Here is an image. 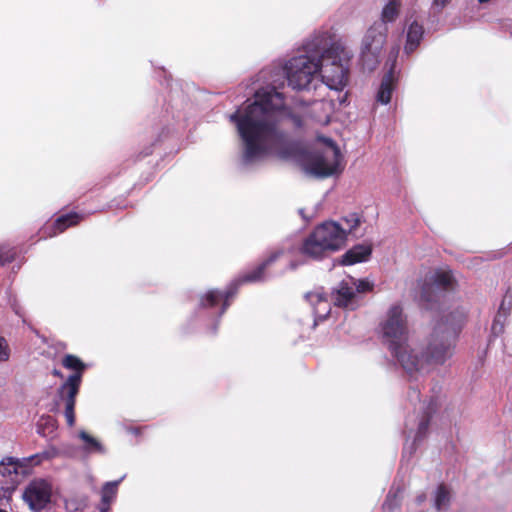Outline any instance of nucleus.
<instances>
[{
	"instance_id": "28",
	"label": "nucleus",
	"mask_w": 512,
	"mask_h": 512,
	"mask_svg": "<svg viewBox=\"0 0 512 512\" xmlns=\"http://www.w3.org/2000/svg\"><path fill=\"white\" fill-rule=\"evenodd\" d=\"M17 256V251L15 248H9L5 249V251L2 250V266L5 263H10L15 260Z\"/></svg>"
},
{
	"instance_id": "3",
	"label": "nucleus",
	"mask_w": 512,
	"mask_h": 512,
	"mask_svg": "<svg viewBox=\"0 0 512 512\" xmlns=\"http://www.w3.org/2000/svg\"><path fill=\"white\" fill-rule=\"evenodd\" d=\"M317 37H319L318 44L323 45L319 56L318 76L329 89L342 92L348 84V63L351 53L340 41L329 43L328 32H319Z\"/></svg>"
},
{
	"instance_id": "38",
	"label": "nucleus",
	"mask_w": 512,
	"mask_h": 512,
	"mask_svg": "<svg viewBox=\"0 0 512 512\" xmlns=\"http://www.w3.org/2000/svg\"><path fill=\"white\" fill-rule=\"evenodd\" d=\"M398 54V50L396 49L395 52H392V57H393V63L395 62L396 60V55Z\"/></svg>"
},
{
	"instance_id": "17",
	"label": "nucleus",
	"mask_w": 512,
	"mask_h": 512,
	"mask_svg": "<svg viewBox=\"0 0 512 512\" xmlns=\"http://www.w3.org/2000/svg\"><path fill=\"white\" fill-rule=\"evenodd\" d=\"M372 253V247L368 244H358L349 249L341 257L343 265H353L356 263L367 261Z\"/></svg>"
},
{
	"instance_id": "23",
	"label": "nucleus",
	"mask_w": 512,
	"mask_h": 512,
	"mask_svg": "<svg viewBox=\"0 0 512 512\" xmlns=\"http://www.w3.org/2000/svg\"><path fill=\"white\" fill-rule=\"evenodd\" d=\"M79 438L84 442L83 450L87 453H104V447L94 437L90 436L85 431L79 432Z\"/></svg>"
},
{
	"instance_id": "30",
	"label": "nucleus",
	"mask_w": 512,
	"mask_h": 512,
	"mask_svg": "<svg viewBox=\"0 0 512 512\" xmlns=\"http://www.w3.org/2000/svg\"><path fill=\"white\" fill-rule=\"evenodd\" d=\"M450 0H433V7L439 10L443 9Z\"/></svg>"
},
{
	"instance_id": "34",
	"label": "nucleus",
	"mask_w": 512,
	"mask_h": 512,
	"mask_svg": "<svg viewBox=\"0 0 512 512\" xmlns=\"http://www.w3.org/2000/svg\"><path fill=\"white\" fill-rule=\"evenodd\" d=\"M390 501H391V495L389 494V495L387 496L386 501H385V502H384V504H383V508H384V509H389V510H390V509L392 508V504L390 503Z\"/></svg>"
},
{
	"instance_id": "10",
	"label": "nucleus",
	"mask_w": 512,
	"mask_h": 512,
	"mask_svg": "<svg viewBox=\"0 0 512 512\" xmlns=\"http://www.w3.org/2000/svg\"><path fill=\"white\" fill-rule=\"evenodd\" d=\"M22 497L31 510L40 512L51 501L52 485L45 479H35L27 485Z\"/></svg>"
},
{
	"instance_id": "8",
	"label": "nucleus",
	"mask_w": 512,
	"mask_h": 512,
	"mask_svg": "<svg viewBox=\"0 0 512 512\" xmlns=\"http://www.w3.org/2000/svg\"><path fill=\"white\" fill-rule=\"evenodd\" d=\"M282 254L281 251L272 253L263 263H261L252 272L245 274L240 279L231 283L225 292L219 290H210L202 298L201 307H214L219 301L223 300L219 317L226 311L229 306V299L236 293L237 287L244 282H258L266 278L265 270Z\"/></svg>"
},
{
	"instance_id": "6",
	"label": "nucleus",
	"mask_w": 512,
	"mask_h": 512,
	"mask_svg": "<svg viewBox=\"0 0 512 512\" xmlns=\"http://www.w3.org/2000/svg\"><path fill=\"white\" fill-rule=\"evenodd\" d=\"M325 143L322 150L305 153L300 165L309 176L325 178L339 173L342 170L341 153L338 146L330 138H320Z\"/></svg>"
},
{
	"instance_id": "7",
	"label": "nucleus",
	"mask_w": 512,
	"mask_h": 512,
	"mask_svg": "<svg viewBox=\"0 0 512 512\" xmlns=\"http://www.w3.org/2000/svg\"><path fill=\"white\" fill-rule=\"evenodd\" d=\"M62 364L65 368L75 371L58 389V397L64 403V415L67 424L69 427H72L75 424L74 408L76 396L79 392L85 364L78 357L70 354L63 358Z\"/></svg>"
},
{
	"instance_id": "18",
	"label": "nucleus",
	"mask_w": 512,
	"mask_h": 512,
	"mask_svg": "<svg viewBox=\"0 0 512 512\" xmlns=\"http://www.w3.org/2000/svg\"><path fill=\"white\" fill-rule=\"evenodd\" d=\"M394 90V72L393 66L390 71L383 77L379 90L376 94V101L380 104L386 105L391 101L392 93Z\"/></svg>"
},
{
	"instance_id": "36",
	"label": "nucleus",
	"mask_w": 512,
	"mask_h": 512,
	"mask_svg": "<svg viewBox=\"0 0 512 512\" xmlns=\"http://www.w3.org/2000/svg\"><path fill=\"white\" fill-rule=\"evenodd\" d=\"M11 306H12L13 310L15 311V313L21 316L20 311H19L18 307L16 306V303L12 302Z\"/></svg>"
},
{
	"instance_id": "27",
	"label": "nucleus",
	"mask_w": 512,
	"mask_h": 512,
	"mask_svg": "<svg viewBox=\"0 0 512 512\" xmlns=\"http://www.w3.org/2000/svg\"><path fill=\"white\" fill-rule=\"evenodd\" d=\"M354 281L356 282L355 284V293H365V292H369V291H372L373 289V283H371L370 281L366 280V279H354Z\"/></svg>"
},
{
	"instance_id": "1",
	"label": "nucleus",
	"mask_w": 512,
	"mask_h": 512,
	"mask_svg": "<svg viewBox=\"0 0 512 512\" xmlns=\"http://www.w3.org/2000/svg\"><path fill=\"white\" fill-rule=\"evenodd\" d=\"M315 34L303 45V53L290 58L281 68V78L271 81L272 87L258 90L254 101L247 100L234 113L229 115L243 143L242 162L249 166L256 164L280 148L285 135L279 128L284 119H291L296 126L302 123L301 116L294 114L284 103L283 94L277 88L285 81L295 90L316 88L319 56L323 45L318 44Z\"/></svg>"
},
{
	"instance_id": "5",
	"label": "nucleus",
	"mask_w": 512,
	"mask_h": 512,
	"mask_svg": "<svg viewBox=\"0 0 512 512\" xmlns=\"http://www.w3.org/2000/svg\"><path fill=\"white\" fill-rule=\"evenodd\" d=\"M380 331L383 342L401 366L400 356L408 354L412 345L408 341L407 316L400 305L395 304L388 309L380 324Z\"/></svg>"
},
{
	"instance_id": "14",
	"label": "nucleus",
	"mask_w": 512,
	"mask_h": 512,
	"mask_svg": "<svg viewBox=\"0 0 512 512\" xmlns=\"http://www.w3.org/2000/svg\"><path fill=\"white\" fill-rule=\"evenodd\" d=\"M305 298L313 309L315 324H317L318 321H323L328 317L331 311V305L322 289L308 292L305 295Z\"/></svg>"
},
{
	"instance_id": "40",
	"label": "nucleus",
	"mask_w": 512,
	"mask_h": 512,
	"mask_svg": "<svg viewBox=\"0 0 512 512\" xmlns=\"http://www.w3.org/2000/svg\"><path fill=\"white\" fill-rule=\"evenodd\" d=\"M480 3H487L489 2L490 0H478Z\"/></svg>"
},
{
	"instance_id": "11",
	"label": "nucleus",
	"mask_w": 512,
	"mask_h": 512,
	"mask_svg": "<svg viewBox=\"0 0 512 512\" xmlns=\"http://www.w3.org/2000/svg\"><path fill=\"white\" fill-rule=\"evenodd\" d=\"M355 284L356 282L352 277L339 283L338 287L332 293L333 301L336 306L351 310L357 307Z\"/></svg>"
},
{
	"instance_id": "16",
	"label": "nucleus",
	"mask_w": 512,
	"mask_h": 512,
	"mask_svg": "<svg viewBox=\"0 0 512 512\" xmlns=\"http://www.w3.org/2000/svg\"><path fill=\"white\" fill-rule=\"evenodd\" d=\"M332 110L331 102L319 100L313 101L311 106L305 109V113L315 122L321 125H327L330 122Z\"/></svg>"
},
{
	"instance_id": "12",
	"label": "nucleus",
	"mask_w": 512,
	"mask_h": 512,
	"mask_svg": "<svg viewBox=\"0 0 512 512\" xmlns=\"http://www.w3.org/2000/svg\"><path fill=\"white\" fill-rule=\"evenodd\" d=\"M26 467L12 457L2 459V490L14 489L25 474Z\"/></svg>"
},
{
	"instance_id": "35",
	"label": "nucleus",
	"mask_w": 512,
	"mask_h": 512,
	"mask_svg": "<svg viewBox=\"0 0 512 512\" xmlns=\"http://www.w3.org/2000/svg\"><path fill=\"white\" fill-rule=\"evenodd\" d=\"M410 398H411V400L413 398L418 399L419 398V392L416 389H412V391L410 393Z\"/></svg>"
},
{
	"instance_id": "25",
	"label": "nucleus",
	"mask_w": 512,
	"mask_h": 512,
	"mask_svg": "<svg viewBox=\"0 0 512 512\" xmlns=\"http://www.w3.org/2000/svg\"><path fill=\"white\" fill-rule=\"evenodd\" d=\"M82 217L77 213H69L58 217L54 223L57 232H63L70 226L77 224Z\"/></svg>"
},
{
	"instance_id": "32",
	"label": "nucleus",
	"mask_w": 512,
	"mask_h": 512,
	"mask_svg": "<svg viewBox=\"0 0 512 512\" xmlns=\"http://www.w3.org/2000/svg\"><path fill=\"white\" fill-rule=\"evenodd\" d=\"M2 342H4V339L2 338ZM9 349H8V346L4 343H2V361H5V360H8L9 358Z\"/></svg>"
},
{
	"instance_id": "37",
	"label": "nucleus",
	"mask_w": 512,
	"mask_h": 512,
	"mask_svg": "<svg viewBox=\"0 0 512 512\" xmlns=\"http://www.w3.org/2000/svg\"><path fill=\"white\" fill-rule=\"evenodd\" d=\"M53 374H54L55 376H57V377H62L61 372H60V371H58V370H56V369L53 371Z\"/></svg>"
},
{
	"instance_id": "26",
	"label": "nucleus",
	"mask_w": 512,
	"mask_h": 512,
	"mask_svg": "<svg viewBox=\"0 0 512 512\" xmlns=\"http://www.w3.org/2000/svg\"><path fill=\"white\" fill-rule=\"evenodd\" d=\"M450 493L444 485H440L435 493L434 505L437 510L446 509L449 505Z\"/></svg>"
},
{
	"instance_id": "4",
	"label": "nucleus",
	"mask_w": 512,
	"mask_h": 512,
	"mask_svg": "<svg viewBox=\"0 0 512 512\" xmlns=\"http://www.w3.org/2000/svg\"><path fill=\"white\" fill-rule=\"evenodd\" d=\"M346 243V231L335 221H326L304 239L300 252L302 255L320 260L340 250Z\"/></svg>"
},
{
	"instance_id": "9",
	"label": "nucleus",
	"mask_w": 512,
	"mask_h": 512,
	"mask_svg": "<svg viewBox=\"0 0 512 512\" xmlns=\"http://www.w3.org/2000/svg\"><path fill=\"white\" fill-rule=\"evenodd\" d=\"M388 27L384 23H374L364 35L361 48V61L368 70L379 63L382 49L386 43Z\"/></svg>"
},
{
	"instance_id": "15",
	"label": "nucleus",
	"mask_w": 512,
	"mask_h": 512,
	"mask_svg": "<svg viewBox=\"0 0 512 512\" xmlns=\"http://www.w3.org/2000/svg\"><path fill=\"white\" fill-rule=\"evenodd\" d=\"M454 277L449 270L439 269L436 270L430 277V283L425 285L422 289L421 298L425 301H430L429 292L434 287L440 290H446L453 287Z\"/></svg>"
},
{
	"instance_id": "31",
	"label": "nucleus",
	"mask_w": 512,
	"mask_h": 512,
	"mask_svg": "<svg viewBox=\"0 0 512 512\" xmlns=\"http://www.w3.org/2000/svg\"><path fill=\"white\" fill-rule=\"evenodd\" d=\"M111 503L101 500L98 509L99 512H109Z\"/></svg>"
},
{
	"instance_id": "13",
	"label": "nucleus",
	"mask_w": 512,
	"mask_h": 512,
	"mask_svg": "<svg viewBox=\"0 0 512 512\" xmlns=\"http://www.w3.org/2000/svg\"><path fill=\"white\" fill-rule=\"evenodd\" d=\"M436 410H437L436 401L431 400L428 403V405L426 406L425 411L417 424V431L415 433L413 443H411L410 445H405V447H404V450H403L404 457H406L407 454H409V456H411L415 450V444L417 442L422 441L426 437L430 419L432 417V414Z\"/></svg>"
},
{
	"instance_id": "2",
	"label": "nucleus",
	"mask_w": 512,
	"mask_h": 512,
	"mask_svg": "<svg viewBox=\"0 0 512 512\" xmlns=\"http://www.w3.org/2000/svg\"><path fill=\"white\" fill-rule=\"evenodd\" d=\"M457 331L448 323H438L429 336L425 350L419 352L411 346L408 354L402 355L401 367L413 378L425 375L443 366L454 354Z\"/></svg>"
},
{
	"instance_id": "21",
	"label": "nucleus",
	"mask_w": 512,
	"mask_h": 512,
	"mask_svg": "<svg viewBox=\"0 0 512 512\" xmlns=\"http://www.w3.org/2000/svg\"><path fill=\"white\" fill-rule=\"evenodd\" d=\"M363 219L357 213H350L347 216L341 218L340 222H338L342 228L346 231V237L348 235H352L354 237H358L362 235V232L359 231V227L362 224Z\"/></svg>"
},
{
	"instance_id": "24",
	"label": "nucleus",
	"mask_w": 512,
	"mask_h": 512,
	"mask_svg": "<svg viewBox=\"0 0 512 512\" xmlns=\"http://www.w3.org/2000/svg\"><path fill=\"white\" fill-rule=\"evenodd\" d=\"M123 479L124 476L121 477L119 480L106 482L101 489V500L112 504L113 501L116 499L118 486Z\"/></svg>"
},
{
	"instance_id": "22",
	"label": "nucleus",
	"mask_w": 512,
	"mask_h": 512,
	"mask_svg": "<svg viewBox=\"0 0 512 512\" xmlns=\"http://www.w3.org/2000/svg\"><path fill=\"white\" fill-rule=\"evenodd\" d=\"M400 7V0H389L381 11L380 21L376 23H384L387 26L388 23L394 22L399 15Z\"/></svg>"
},
{
	"instance_id": "19",
	"label": "nucleus",
	"mask_w": 512,
	"mask_h": 512,
	"mask_svg": "<svg viewBox=\"0 0 512 512\" xmlns=\"http://www.w3.org/2000/svg\"><path fill=\"white\" fill-rule=\"evenodd\" d=\"M423 27L418 24L416 21H413L407 30L406 36V44L404 46V51L407 54L412 53L420 44L423 37Z\"/></svg>"
},
{
	"instance_id": "29",
	"label": "nucleus",
	"mask_w": 512,
	"mask_h": 512,
	"mask_svg": "<svg viewBox=\"0 0 512 512\" xmlns=\"http://www.w3.org/2000/svg\"><path fill=\"white\" fill-rule=\"evenodd\" d=\"M59 455V451L55 447H50L48 450L43 452V456L47 459L54 458Z\"/></svg>"
},
{
	"instance_id": "39",
	"label": "nucleus",
	"mask_w": 512,
	"mask_h": 512,
	"mask_svg": "<svg viewBox=\"0 0 512 512\" xmlns=\"http://www.w3.org/2000/svg\"><path fill=\"white\" fill-rule=\"evenodd\" d=\"M299 213L301 214V216H302L304 219H306V216L304 215V210H303V209H300V210H299Z\"/></svg>"
},
{
	"instance_id": "33",
	"label": "nucleus",
	"mask_w": 512,
	"mask_h": 512,
	"mask_svg": "<svg viewBox=\"0 0 512 512\" xmlns=\"http://www.w3.org/2000/svg\"><path fill=\"white\" fill-rule=\"evenodd\" d=\"M492 331L494 334H497L502 331V325L499 323L498 319L494 320V323L492 325Z\"/></svg>"
},
{
	"instance_id": "20",
	"label": "nucleus",
	"mask_w": 512,
	"mask_h": 512,
	"mask_svg": "<svg viewBox=\"0 0 512 512\" xmlns=\"http://www.w3.org/2000/svg\"><path fill=\"white\" fill-rule=\"evenodd\" d=\"M57 428V420L50 415L41 416L36 424L37 433L40 436L48 439H53L56 437Z\"/></svg>"
}]
</instances>
